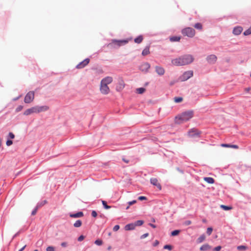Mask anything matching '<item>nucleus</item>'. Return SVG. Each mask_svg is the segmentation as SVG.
Masks as SVG:
<instances>
[{"label": "nucleus", "instance_id": "nucleus-1", "mask_svg": "<svg viewBox=\"0 0 251 251\" xmlns=\"http://www.w3.org/2000/svg\"><path fill=\"white\" fill-rule=\"evenodd\" d=\"M194 61V57L191 54H185L179 58L173 59L172 63L176 66H183L191 63Z\"/></svg>", "mask_w": 251, "mask_h": 251}, {"label": "nucleus", "instance_id": "nucleus-2", "mask_svg": "<svg viewBox=\"0 0 251 251\" xmlns=\"http://www.w3.org/2000/svg\"><path fill=\"white\" fill-rule=\"evenodd\" d=\"M193 115L194 112L192 110L185 111L176 117L175 122L177 124H181L191 119Z\"/></svg>", "mask_w": 251, "mask_h": 251}, {"label": "nucleus", "instance_id": "nucleus-3", "mask_svg": "<svg viewBox=\"0 0 251 251\" xmlns=\"http://www.w3.org/2000/svg\"><path fill=\"white\" fill-rule=\"evenodd\" d=\"M128 43V40H112L111 42L109 43L107 45V47L110 49H116L119 48V47L125 45Z\"/></svg>", "mask_w": 251, "mask_h": 251}, {"label": "nucleus", "instance_id": "nucleus-4", "mask_svg": "<svg viewBox=\"0 0 251 251\" xmlns=\"http://www.w3.org/2000/svg\"><path fill=\"white\" fill-rule=\"evenodd\" d=\"M181 33L184 36L192 38L195 35V30L192 27H187L182 29Z\"/></svg>", "mask_w": 251, "mask_h": 251}, {"label": "nucleus", "instance_id": "nucleus-5", "mask_svg": "<svg viewBox=\"0 0 251 251\" xmlns=\"http://www.w3.org/2000/svg\"><path fill=\"white\" fill-rule=\"evenodd\" d=\"M34 92L32 91L28 92L25 97L24 102L25 103H31L34 99Z\"/></svg>", "mask_w": 251, "mask_h": 251}, {"label": "nucleus", "instance_id": "nucleus-6", "mask_svg": "<svg viewBox=\"0 0 251 251\" xmlns=\"http://www.w3.org/2000/svg\"><path fill=\"white\" fill-rule=\"evenodd\" d=\"M193 75V72L192 71L185 72L179 77L181 81H184L191 77Z\"/></svg>", "mask_w": 251, "mask_h": 251}, {"label": "nucleus", "instance_id": "nucleus-7", "mask_svg": "<svg viewBox=\"0 0 251 251\" xmlns=\"http://www.w3.org/2000/svg\"><path fill=\"white\" fill-rule=\"evenodd\" d=\"M150 64L148 62H143L139 66V69L143 72L147 73L150 68Z\"/></svg>", "mask_w": 251, "mask_h": 251}, {"label": "nucleus", "instance_id": "nucleus-8", "mask_svg": "<svg viewBox=\"0 0 251 251\" xmlns=\"http://www.w3.org/2000/svg\"><path fill=\"white\" fill-rule=\"evenodd\" d=\"M90 62V59L89 58H86L81 62H80L78 64H77L75 68L78 69H80L84 68Z\"/></svg>", "mask_w": 251, "mask_h": 251}, {"label": "nucleus", "instance_id": "nucleus-9", "mask_svg": "<svg viewBox=\"0 0 251 251\" xmlns=\"http://www.w3.org/2000/svg\"><path fill=\"white\" fill-rule=\"evenodd\" d=\"M100 91L103 94H107L110 91L109 87L106 84H102L100 83Z\"/></svg>", "mask_w": 251, "mask_h": 251}, {"label": "nucleus", "instance_id": "nucleus-10", "mask_svg": "<svg viewBox=\"0 0 251 251\" xmlns=\"http://www.w3.org/2000/svg\"><path fill=\"white\" fill-rule=\"evenodd\" d=\"M201 132L195 128H192L188 132V134L191 137H200Z\"/></svg>", "mask_w": 251, "mask_h": 251}, {"label": "nucleus", "instance_id": "nucleus-11", "mask_svg": "<svg viewBox=\"0 0 251 251\" xmlns=\"http://www.w3.org/2000/svg\"><path fill=\"white\" fill-rule=\"evenodd\" d=\"M37 113V107L36 106L32 107L30 108L26 109L24 113V115L25 116H28L32 113Z\"/></svg>", "mask_w": 251, "mask_h": 251}, {"label": "nucleus", "instance_id": "nucleus-12", "mask_svg": "<svg viewBox=\"0 0 251 251\" xmlns=\"http://www.w3.org/2000/svg\"><path fill=\"white\" fill-rule=\"evenodd\" d=\"M217 56L214 54H211L206 57L207 61L211 64H214L217 61Z\"/></svg>", "mask_w": 251, "mask_h": 251}, {"label": "nucleus", "instance_id": "nucleus-13", "mask_svg": "<svg viewBox=\"0 0 251 251\" xmlns=\"http://www.w3.org/2000/svg\"><path fill=\"white\" fill-rule=\"evenodd\" d=\"M113 81V78L111 76H106L103 78L101 80L100 83L102 84H106V85H108L111 83Z\"/></svg>", "mask_w": 251, "mask_h": 251}, {"label": "nucleus", "instance_id": "nucleus-14", "mask_svg": "<svg viewBox=\"0 0 251 251\" xmlns=\"http://www.w3.org/2000/svg\"><path fill=\"white\" fill-rule=\"evenodd\" d=\"M151 183L154 185L156 186L157 188H158L159 190L161 189V184L158 183V180L156 178H151L150 179Z\"/></svg>", "mask_w": 251, "mask_h": 251}, {"label": "nucleus", "instance_id": "nucleus-15", "mask_svg": "<svg viewBox=\"0 0 251 251\" xmlns=\"http://www.w3.org/2000/svg\"><path fill=\"white\" fill-rule=\"evenodd\" d=\"M37 113L41 112L46 111L49 109V107L47 105L36 106Z\"/></svg>", "mask_w": 251, "mask_h": 251}, {"label": "nucleus", "instance_id": "nucleus-16", "mask_svg": "<svg viewBox=\"0 0 251 251\" xmlns=\"http://www.w3.org/2000/svg\"><path fill=\"white\" fill-rule=\"evenodd\" d=\"M243 30V28L241 26H238L235 27L233 30V33L235 35H238L241 34Z\"/></svg>", "mask_w": 251, "mask_h": 251}, {"label": "nucleus", "instance_id": "nucleus-17", "mask_svg": "<svg viewBox=\"0 0 251 251\" xmlns=\"http://www.w3.org/2000/svg\"><path fill=\"white\" fill-rule=\"evenodd\" d=\"M155 72L159 75H163L165 73V70L164 68L160 66L155 67Z\"/></svg>", "mask_w": 251, "mask_h": 251}, {"label": "nucleus", "instance_id": "nucleus-18", "mask_svg": "<svg viewBox=\"0 0 251 251\" xmlns=\"http://www.w3.org/2000/svg\"><path fill=\"white\" fill-rule=\"evenodd\" d=\"M135 228L134 223L128 224L125 226V229L126 230H133Z\"/></svg>", "mask_w": 251, "mask_h": 251}, {"label": "nucleus", "instance_id": "nucleus-19", "mask_svg": "<svg viewBox=\"0 0 251 251\" xmlns=\"http://www.w3.org/2000/svg\"><path fill=\"white\" fill-rule=\"evenodd\" d=\"M83 216V213L81 211L78 212L75 214H70V216L72 218H79Z\"/></svg>", "mask_w": 251, "mask_h": 251}, {"label": "nucleus", "instance_id": "nucleus-20", "mask_svg": "<svg viewBox=\"0 0 251 251\" xmlns=\"http://www.w3.org/2000/svg\"><path fill=\"white\" fill-rule=\"evenodd\" d=\"M211 249V247L207 244L203 245L200 248V250L201 251H206Z\"/></svg>", "mask_w": 251, "mask_h": 251}, {"label": "nucleus", "instance_id": "nucleus-21", "mask_svg": "<svg viewBox=\"0 0 251 251\" xmlns=\"http://www.w3.org/2000/svg\"><path fill=\"white\" fill-rule=\"evenodd\" d=\"M222 147H227V148H232L234 149H237L239 148V147L236 145H230L227 144H223L221 145Z\"/></svg>", "mask_w": 251, "mask_h": 251}, {"label": "nucleus", "instance_id": "nucleus-22", "mask_svg": "<svg viewBox=\"0 0 251 251\" xmlns=\"http://www.w3.org/2000/svg\"><path fill=\"white\" fill-rule=\"evenodd\" d=\"M150 53L149 47H146L142 51V54L143 56H146Z\"/></svg>", "mask_w": 251, "mask_h": 251}, {"label": "nucleus", "instance_id": "nucleus-23", "mask_svg": "<svg viewBox=\"0 0 251 251\" xmlns=\"http://www.w3.org/2000/svg\"><path fill=\"white\" fill-rule=\"evenodd\" d=\"M204 180L209 184H213L214 183V179L211 177H204Z\"/></svg>", "mask_w": 251, "mask_h": 251}, {"label": "nucleus", "instance_id": "nucleus-24", "mask_svg": "<svg viewBox=\"0 0 251 251\" xmlns=\"http://www.w3.org/2000/svg\"><path fill=\"white\" fill-rule=\"evenodd\" d=\"M205 239V235L203 234L201 235L197 240V243H201L204 241Z\"/></svg>", "mask_w": 251, "mask_h": 251}, {"label": "nucleus", "instance_id": "nucleus-25", "mask_svg": "<svg viewBox=\"0 0 251 251\" xmlns=\"http://www.w3.org/2000/svg\"><path fill=\"white\" fill-rule=\"evenodd\" d=\"M143 40V36L142 35H139L137 37L134 39V42L136 43L140 44L141 43Z\"/></svg>", "mask_w": 251, "mask_h": 251}, {"label": "nucleus", "instance_id": "nucleus-26", "mask_svg": "<svg viewBox=\"0 0 251 251\" xmlns=\"http://www.w3.org/2000/svg\"><path fill=\"white\" fill-rule=\"evenodd\" d=\"M180 39V37L178 36H173L170 37V40L171 42H177L179 41Z\"/></svg>", "mask_w": 251, "mask_h": 251}, {"label": "nucleus", "instance_id": "nucleus-27", "mask_svg": "<svg viewBox=\"0 0 251 251\" xmlns=\"http://www.w3.org/2000/svg\"><path fill=\"white\" fill-rule=\"evenodd\" d=\"M144 223V221L143 220H138L135 221L134 223V225L135 226V227L138 226H142Z\"/></svg>", "mask_w": 251, "mask_h": 251}, {"label": "nucleus", "instance_id": "nucleus-28", "mask_svg": "<svg viewBox=\"0 0 251 251\" xmlns=\"http://www.w3.org/2000/svg\"><path fill=\"white\" fill-rule=\"evenodd\" d=\"M82 225V222L80 220H77L74 224V226L75 227H80Z\"/></svg>", "mask_w": 251, "mask_h": 251}, {"label": "nucleus", "instance_id": "nucleus-29", "mask_svg": "<svg viewBox=\"0 0 251 251\" xmlns=\"http://www.w3.org/2000/svg\"><path fill=\"white\" fill-rule=\"evenodd\" d=\"M47 201L46 200H44L43 201H42L41 202H39L37 203L36 206L39 208L40 207L43 206L44 205H45L46 203H47Z\"/></svg>", "mask_w": 251, "mask_h": 251}, {"label": "nucleus", "instance_id": "nucleus-30", "mask_svg": "<svg viewBox=\"0 0 251 251\" xmlns=\"http://www.w3.org/2000/svg\"><path fill=\"white\" fill-rule=\"evenodd\" d=\"M146 89L144 88L141 87L136 89V92L138 94H142L145 92Z\"/></svg>", "mask_w": 251, "mask_h": 251}, {"label": "nucleus", "instance_id": "nucleus-31", "mask_svg": "<svg viewBox=\"0 0 251 251\" xmlns=\"http://www.w3.org/2000/svg\"><path fill=\"white\" fill-rule=\"evenodd\" d=\"M194 27L196 28V29H200V30H201L202 29V25L200 23H196L194 25Z\"/></svg>", "mask_w": 251, "mask_h": 251}, {"label": "nucleus", "instance_id": "nucleus-32", "mask_svg": "<svg viewBox=\"0 0 251 251\" xmlns=\"http://www.w3.org/2000/svg\"><path fill=\"white\" fill-rule=\"evenodd\" d=\"M220 206L224 210H229L232 209V207L225 205H221Z\"/></svg>", "mask_w": 251, "mask_h": 251}, {"label": "nucleus", "instance_id": "nucleus-33", "mask_svg": "<svg viewBox=\"0 0 251 251\" xmlns=\"http://www.w3.org/2000/svg\"><path fill=\"white\" fill-rule=\"evenodd\" d=\"M180 232V230H175L171 232V235L173 236L178 235Z\"/></svg>", "mask_w": 251, "mask_h": 251}, {"label": "nucleus", "instance_id": "nucleus-34", "mask_svg": "<svg viewBox=\"0 0 251 251\" xmlns=\"http://www.w3.org/2000/svg\"><path fill=\"white\" fill-rule=\"evenodd\" d=\"M102 203L105 209H108L111 208V206L107 204V202L104 201H102Z\"/></svg>", "mask_w": 251, "mask_h": 251}, {"label": "nucleus", "instance_id": "nucleus-35", "mask_svg": "<svg viewBox=\"0 0 251 251\" xmlns=\"http://www.w3.org/2000/svg\"><path fill=\"white\" fill-rule=\"evenodd\" d=\"M251 34V26L249 29L245 30L244 32V35L245 36L249 35Z\"/></svg>", "mask_w": 251, "mask_h": 251}, {"label": "nucleus", "instance_id": "nucleus-36", "mask_svg": "<svg viewBox=\"0 0 251 251\" xmlns=\"http://www.w3.org/2000/svg\"><path fill=\"white\" fill-rule=\"evenodd\" d=\"M163 249L171 251L173 249V246L170 245H166L163 247Z\"/></svg>", "mask_w": 251, "mask_h": 251}, {"label": "nucleus", "instance_id": "nucleus-37", "mask_svg": "<svg viewBox=\"0 0 251 251\" xmlns=\"http://www.w3.org/2000/svg\"><path fill=\"white\" fill-rule=\"evenodd\" d=\"M182 100L183 99L181 97H175L174 98V100L176 103L181 102L182 101Z\"/></svg>", "mask_w": 251, "mask_h": 251}, {"label": "nucleus", "instance_id": "nucleus-38", "mask_svg": "<svg viewBox=\"0 0 251 251\" xmlns=\"http://www.w3.org/2000/svg\"><path fill=\"white\" fill-rule=\"evenodd\" d=\"M102 241L100 239L96 240L95 241V244L98 246H101L102 244Z\"/></svg>", "mask_w": 251, "mask_h": 251}, {"label": "nucleus", "instance_id": "nucleus-39", "mask_svg": "<svg viewBox=\"0 0 251 251\" xmlns=\"http://www.w3.org/2000/svg\"><path fill=\"white\" fill-rule=\"evenodd\" d=\"M212 230H213V228L211 227H208L207 228V230H206V233L208 235H210L212 233Z\"/></svg>", "mask_w": 251, "mask_h": 251}, {"label": "nucleus", "instance_id": "nucleus-40", "mask_svg": "<svg viewBox=\"0 0 251 251\" xmlns=\"http://www.w3.org/2000/svg\"><path fill=\"white\" fill-rule=\"evenodd\" d=\"M247 249V247H246L245 246H243V245L239 246L237 247V249L238 250H245Z\"/></svg>", "mask_w": 251, "mask_h": 251}, {"label": "nucleus", "instance_id": "nucleus-41", "mask_svg": "<svg viewBox=\"0 0 251 251\" xmlns=\"http://www.w3.org/2000/svg\"><path fill=\"white\" fill-rule=\"evenodd\" d=\"M136 200H133L132 201H129L128 202V206H127L126 207V209H128L129 207V206L132 205V204H133L134 203H135L136 202Z\"/></svg>", "mask_w": 251, "mask_h": 251}, {"label": "nucleus", "instance_id": "nucleus-42", "mask_svg": "<svg viewBox=\"0 0 251 251\" xmlns=\"http://www.w3.org/2000/svg\"><path fill=\"white\" fill-rule=\"evenodd\" d=\"M23 108V106L22 105H19L16 109L15 111L16 112H19L21 111Z\"/></svg>", "mask_w": 251, "mask_h": 251}, {"label": "nucleus", "instance_id": "nucleus-43", "mask_svg": "<svg viewBox=\"0 0 251 251\" xmlns=\"http://www.w3.org/2000/svg\"><path fill=\"white\" fill-rule=\"evenodd\" d=\"M46 251H54V248L52 246H49L47 248Z\"/></svg>", "mask_w": 251, "mask_h": 251}, {"label": "nucleus", "instance_id": "nucleus-44", "mask_svg": "<svg viewBox=\"0 0 251 251\" xmlns=\"http://www.w3.org/2000/svg\"><path fill=\"white\" fill-rule=\"evenodd\" d=\"M38 209V208L36 206L35 208L32 210V211L31 212V215H35L37 213Z\"/></svg>", "mask_w": 251, "mask_h": 251}, {"label": "nucleus", "instance_id": "nucleus-45", "mask_svg": "<svg viewBox=\"0 0 251 251\" xmlns=\"http://www.w3.org/2000/svg\"><path fill=\"white\" fill-rule=\"evenodd\" d=\"M221 248L222 247L220 246H217L213 249V251H220Z\"/></svg>", "mask_w": 251, "mask_h": 251}, {"label": "nucleus", "instance_id": "nucleus-46", "mask_svg": "<svg viewBox=\"0 0 251 251\" xmlns=\"http://www.w3.org/2000/svg\"><path fill=\"white\" fill-rule=\"evenodd\" d=\"M120 228V226L119 225H115L113 228L114 231H117Z\"/></svg>", "mask_w": 251, "mask_h": 251}, {"label": "nucleus", "instance_id": "nucleus-47", "mask_svg": "<svg viewBox=\"0 0 251 251\" xmlns=\"http://www.w3.org/2000/svg\"><path fill=\"white\" fill-rule=\"evenodd\" d=\"M148 236H149L148 233H145L141 236L140 239H144V238H146L147 237H148Z\"/></svg>", "mask_w": 251, "mask_h": 251}, {"label": "nucleus", "instance_id": "nucleus-48", "mask_svg": "<svg viewBox=\"0 0 251 251\" xmlns=\"http://www.w3.org/2000/svg\"><path fill=\"white\" fill-rule=\"evenodd\" d=\"M12 144H13V142L12 140H8L6 143V144L7 146H9L11 145Z\"/></svg>", "mask_w": 251, "mask_h": 251}, {"label": "nucleus", "instance_id": "nucleus-49", "mask_svg": "<svg viewBox=\"0 0 251 251\" xmlns=\"http://www.w3.org/2000/svg\"><path fill=\"white\" fill-rule=\"evenodd\" d=\"M8 136L11 139H14L15 137V135L12 132H9L8 134Z\"/></svg>", "mask_w": 251, "mask_h": 251}, {"label": "nucleus", "instance_id": "nucleus-50", "mask_svg": "<svg viewBox=\"0 0 251 251\" xmlns=\"http://www.w3.org/2000/svg\"><path fill=\"white\" fill-rule=\"evenodd\" d=\"M191 224V221L190 220H187L184 222V225L185 226H189Z\"/></svg>", "mask_w": 251, "mask_h": 251}, {"label": "nucleus", "instance_id": "nucleus-51", "mask_svg": "<svg viewBox=\"0 0 251 251\" xmlns=\"http://www.w3.org/2000/svg\"><path fill=\"white\" fill-rule=\"evenodd\" d=\"M119 86L120 89H123L124 87V83L123 81H121V82L119 83Z\"/></svg>", "mask_w": 251, "mask_h": 251}, {"label": "nucleus", "instance_id": "nucleus-52", "mask_svg": "<svg viewBox=\"0 0 251 251\" xmlns=\"http://www.w3.org/2000/svg\"><path fill=\"white\" fill-rule=\"evenodd\" d=\"M91 215L93 217H96L97 216V213L96 212V211L93 210Z\"/></svg>", "mask_w": 251, "mask_h": 251}, {"label": "nucleus", "instance_id": "nucleus-53", "mask_svg": "<svg viewBox=\"0 0 251 251\" xmlns=\"http://www.w3.org/2000/svg\"><path fill=\"white\" fill-rule=\"evenodd\" d=\"M84 239V236L83 235H80L77 239L78 241L80 242L82 241Z\"/></svg>", "mask_w": 251, "mask_h": 251}, {"label": "nucleus", "instance_id": "nucleus-54", "mask_svg": "<svg viewBox=\"0 0 251 251\" xmlns=\"http://www.w3.org/2000/svg\"><path fill=\"white\" fill-rule=\"evenodd\" d=\"M138 200L140 201L147 200V198L145 196H140L138 197Z\"/></svg>", "mask_w": 251, "mask_h": 251}, {"label": "nucleus", "instance_id": "nucleus-55", "mask_svg": "<svg viewBox=\"0 0 251 251\" xmlns=\"http://www.w3.org/2000/svg\"><path fill=\"white\" fill-rule=\"evenodd\" d=\"M159 243V241H158V240H156L154 241V242L153 243V246L154 247L157 246H158V245Z\"/></svg>", "mask_w": 251, "mask_h": 251}, {"label": "nucleus", "instance_id": "nucleus-56", "mask_svg": "<svg viewBox=\"0 0 251 251\" xmlns=\"http://www.w3.org/2000/svg\"><path fill=\"white\" fill-rule=\"evenodd\" d=\"M61 245L62 247H65L67 246V243L66 242H62L61 244Z\"/></svg>", "mask_w": 251, "mask_h": 251}, {"label": "nucleus", "instance_id": "nucleus-57", "mask_svg": "<svg viewBox=\"0 0 251 251\" xmlns=\"http://www.w3.org/2000/svg\"><path fill=\"white\" fill-rule=\"evenodd\" d=\"M149 225V226H150L151 227H152L153 228H155L156 227V226L155 225L151 224V223H150Z\"/></svg>", "mask_w": 251, "mask_h": 251}, {"label": "nucleus", "instance_id": "nucleus-58", "mask_svg": "<svg viewBox=\"0 0 251 251\" xmlns=\"http://www.w3.org/2000/svg\"><path fill=\"white\" fill-rule=\"evenodd\" d=\"M25 247L26 245H25L23 248L19 250V251H23L25 249Z\"/></svg>", "mask_w": 251, "mask_h": 251}, {"label": "nucleus", "instance_id": "nucleus-59", "mask_svg": "<svg viewBox=\"0 0 251 251\" xmlns=\"http://www.w3.org/2000/svg\"><path fill=\"white\" fill-rule=\"evenodd\" d=\"M251 90V88L250 87L247 88L245 89V90L246 92H248Z\"/></svg>", "mask_w": 251, "mask_h": 251}, {"label": "nucleus", "instance_id": "nucleus-60", "mask_svg": "<svg viewBox=\"0 0 251 251\" xmlns=\"http://www.w3.org/2000/svg\"><path fill=\"white\" fill-rule=\"evenodd\" d=\"M19 234V232H17V233H16L13 237V239H14V238H15Z\"/></svg>", "mask_w": 251, "mask_h": 251}, {"label": "nucleus", "instance_id": "nucleus-61", "mask_svg": "<svg viewBox=\"0 0 251 251\" xmlns=\"http://www.w3.org/2000/svg\"><path fill=\"white\" fill-rule=\"evenodd\" d=\"M123 160V161H124V162H126V163H128V160H126V159H124V158Z\"/></svg>", "mask_w": 251, "mask_h": 251}, {"label": "nucleus", "instance_id": "nucleus-62", "mask_svg": "<svg viewBox=\"0 0 251 251\" xmlns=\"http://www.w3.org/2000/svg\"><path fill=\"white\" fill-rule=\"evenodd\" d=\"M111 249V246H109L108 248H107V250H110Z\"/></svg>", "mask_w": 251, "mask_h": 251}, {"label": "nucleus", "instance_id": "nucleus-63", "mask_svg": "<svg viewBox=\"0 0 251 251\" xmlns=\"http://www.w3.org/2000/svg\"><path fill=\"white\" fill-rule=\"evenodd\" d=\"M19 98H20V97H17L16 98H15L14 100H18L19 99Z\"/></svg>", "mask_w": 251, "mask_h": 251}, {"label": "nucleus", "instance_id": "nucleus-64", "mask_svg": "<svg viewBox=\"0 0 251 251\" xmlns=\"http://www.w3.org/2000/svg\"><path fill=\"white\" fill-rule=\"evenodd\" d=\"M1 139L0 138V147L1 146Z\"/></svg>", "mask_w": 251, "mask_h": 251}]
</instances>
